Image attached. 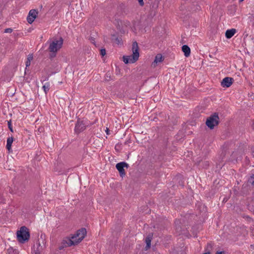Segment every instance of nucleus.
I'll return each instance as SVG.
<instances>
[{
	"instance_id": "f257e3e1",
	"label": "nucleus",
	"mask_w": 254,
	"mask_h": 254,
	"mask_svg": "<svg viewBox=\"0 0 254 254\" xmlns=\"http://www.w3.org/2000/svg\"><path fill=\"white\" fill-rule=\"evenodd\" d=\"M132 54L131 55L123 56V61L125 64H132L138 60L139 56V48L137 43L136 42H134L132 43Z\"/></svg>"
},
{
	"instance_id": "f03ea898",
	"label": "nucleus",
	"mask_w": 254,
	"mask_h": 254,
	"mask_svg": "<svg viewBox=\"0 0 254 254\" xmlns=\"http://www.w3.org/2000/svg\"><path fill=\"white\" fill-rule=\"evenodd\" d=\"M86 235V230L85 228H81L78 230L71 239L68 240L67 244L68 246L75 245L80 243Z\"/></svg>"
},
{
	"instance_id": "7ed1b4c3",
	"label": "nucleus",
	"mask_w": 254,
	"mask_h": 254,
	"mask_svg": "<svg viewBox=\"0 0 254 254\" xmlns=\"http://www.w3.org/2000/svg\"><path fill=\"white\" fill-rule=\"evenodd\" d=\"M63 39L60 37L59 40H53L49 45V50L52 53V56L55 57L56 53L62 48L63 44Z\"/></svg>"
},
{
	"instance_id": "20e7f679",
	"label": "nucleus",
	"mask_w": 254,
	"mask_h": 254,
	"mask_svg": "<svg viewBox=\"0 0 254 254\" xmlns=\"http://www.w3.org/2000/svg\"><path fill=\"white\" fill-rule=\"evenodd\" d=\"M29 237L28 229L25 226L21 227L20 230L17 232V240L21 243H24L28 241Z\"/></svg>"
},
{
	"instance_id": "39448f33",
	"label": "nucleus",
	"mask_w": 254,
	"mask_h": 254,
	"mask_svg": "<svg viewBox=\"0 0 254 254\" xmlns=\"http://www.w3.org/2000/svg\"><path fill=\"white\" fill-rule=\"evenodd\" d=\"M219 120L218 115L217 113H214L207 118L206 121V125L209 128L213 129L215 126L218 125Z\"/></svg>"
},
{
	"instance_id": "423d86ee",
	"label": "nucleus",
	"mask_w": 254,
	"mask_h": 254,
	"mask_svg": "<svg viewBox=\"0 0 254 254\" xmlns=\"http://www.w3.org/2000/svg\"><path fill=\"white\" fill-rule=\"evenodd\" d=\"M128 167V164L125 162L118 163L116 165V167L119 172L120 175L122 177H123L126 175L124 168H127Z\"/></svg>"
},
{
	"instance_id": "0eeeda50",
	"label": "nucleus",
	"mask_w": 254,
	"mask_h": 254,
	"mask_svg": "<svg viewBox=\"0 0 254 254\" xmlns=\"http://www.w3.org/2000/svg\"><path fill=\"white\" fill-rule=\"evenodd\" d=\"M37 14L38 11L36 9L30 10L27 17L28 22L31 24L36 18Z\"/></svg>"
},
{
	"instance_id": "6e6552de",
	"label": "nucleus",
	"mask_w": 254,
	"mask_h": 254,
	"mask_svg": "<svg viewBox=\"0 0 254 254\" xmlns=\"http://www.w3.org/2000/svg\"><path fill=\"white\" fill-rule=\"evenodd\" d=\"M233 79L232 77H225L221 81V84L223 87H229L232 84Z\"/></svg>"
},
{
	"instance_id": "1a4fd4ad",
	"label": "nucleus",
	"mask_w": 254,
	"mask_h": 254,
	"mask_svg": "<svg viewBox=\"0 0 254 254\" xmlns=\"http://www.w3.org/2000/svg\"><path fill=\"white\" fill-rule=\"evenodd\" d=\"M85 128V126L83 121L78 120L75 127V130L77 132H80Z\"/></svg>"
},
{
	"instance_id": "9d476101",
	"label": "nucleus",
	"mask_w": 254,
	"mask_h": 254,
	"mask_svg": "<svg viewBox=\"0 0 254 254\" xmlns=\"http://www.w3.org/2000/svg\"><path fill=\"white\" fill-rule=\"evenodd\" d=\"M236 32V30L235 29H231L229 30H227L225 33V36L227 38L230 39L232 37L235 33Z\"/></svg>"
},
{
	"instance_id": "9b49d317",
	"label": "nucleus",
	"mask_w": 254,
	"mask_h": 254,
	"mask_svg": "<svg viewBox=\"0 0 254 254\" xmlns=\"http://www.w3.org/2000/svg\"><path fill=\"white\" fill-rule=\"evenodd\" d=\"M182 51L184 53V55L186 57H188L190 55V49L187 45H183L182 46Z\"/></svg>"
},
{
	"instance_id": "f8f14e48",
	"label": "nucleus",
	"mask_w": 254,
	"mask_h": 254,
	"mask_svg": "<svg viewBox=\"0 0 254 254\" xmlns=\"http://www.w3.org/2000/svg\"><path fill=\"white\" fill-rule=\"evenodd\" d=\"M13 141V138L9 137L7 139L6 148L9 152L11 151V144Z\"/></svg>"
},
{
	"instance_id": "ddd939ff",
	"label": "nucleus",
	"mask_w": 254,
	"mask_h": 254,
	"mask_svg": "<svg viewBox=\"0 0 254 254\" xmlns=\"http://www.w3.org/2000/svg\"><path fill=\"white\" fill-rule=\"evenodd\" d=\"M163 61V57L161 54H157L156 57L154 61V62L152 64V65L154 66H155V64H157L158 63H161Z\"/></svg>"
},
{
	"instance_id": "4468645a",
	"label": "nucleus",
	"mask_w": 254,
	"mask_h": 254,
	"mask_svg": "<svg viewBox=\"0 0 254 254\" xmlns=\"http://www.w3.org/2000/svg\"><path fill=\"white\" fill-rule=\"evenodd\" d=\"M112 40L113 42L118 45H121L122 44V39L121 38L117 37L114 35L112 36Z\"/></svg>"
},
{
	"instance_id": "2eb2a0df",
	"label": "nucleus",
	"mask_w": 254,
	"mask_h": 254,
	"mask_svg": "<svg viewBox=\"0 0 254 254\" xmlns=\"http://www.w3.org/2000/svg\"><path fill=\"white\" fill-rule=\"evenodd\" d=\"M151 242V238L148 237L146 238V239H145V242L146 244V246L145 247L146 250H147L148 249H149L150 248Z\"/></svg>"
},
{
	"instance_id": "dca6fc26",
	"label": "nucleus",
	"mask_w": 254,
	"mask_h": 254,
	"mask_svg": "<svg viewBox=\"0 0 254 254\" xmlns=\"http://www.w3.org/2000/svg\"><path fill=\"white\" fill-rule=\"evenodd\" d=\"M50 83L49 82H46L45 83V84L43 85L42 88L45 93V94H47V93L49 91L50 89Z\"/></svg>"
},
{
	"instance_id": "f3484780",
	"label": "nucleus",
	"mask_w": 254,
	"mask_h": 254,
	"mask_svg": "<svg viewBox=\"0 0 254 254\" xmlns=\"http://www.w3.org/2000/svg\"><path fill=\"white\" fill-rule=\"evenodd\" d=\"M33 60V56L32 55H29L26 62V66L28 67L30 65L31 61Z\"/></svg>"
},
{
	"instance_id": "a211bd4d",
	"label": "nucleus",
	"mask_w": 254,
	"mask_h": 254,
	"mask_svg": "<svg viewBox=\"0 0 254 254\" xmlns=\"http://www.w3.org/2000/svg\"><path fill=\"white\" fill-rule=\"evenodd\" d=\"M248 183L254 186V175L251 176L248 180Z\"/></svg>"
},
{
	"instance_id": "6ab92c4d",
	"label": "nucleus",
	"mask_w": 254,
	"mask_h": 254,
	"mask_svg": "<svg viewBox=\"0 0 254 254\" xmlns=\"http://www.w3.org/2000/svg\"><path fill=\"white\" fill-rule=\"evenodd\" d=\"M212 246L211 244H208L207 245L206 248H205V251L206 252H209L210 253V251L212 250Z\"/></svg>"
},
{
	"instance_id": "aec40b11",
	"label": "nucleus",
	"mask_w": 254,
	"mask_h": 254,
	"mask_svg": "<svg viewBox=\"0 0 254 254\" xmlns=\"http://www.w3.org/2000/svg\"><path fill=\"white\" fill-rule=\"evenodd\" d=\"M100 54L102 56H104L106 55V50L105 49H101L100 51Z\"/></svg>"
},
{
	"instance_id": "412c9836",
	"label": "nucleus",
	"mask_w": 254,
	"mask_h": 254,
	"mask_svg": "<svg viewBox=\"0 0 254 254\" xmlns=\"http://www.w3.org/2000/svg\"><path fill=\"white\" fill-rule=\"evenodd\" d=\"M175 225H176V229L179 230V228H180V227L179 226H178V225L180 223V222L179 220H176L175 222Z\"/></svg>"
},
{
	"instance_id": "4be33fe9",
	"label": "nucleus",
	"mask_w": 254,
	"mask_h": 254,
	"mask_svg": "<svg viewBox=\"0 0 254 254\" xmlns=\"http://www.w3.org/2000/svg\"><path fill=\"white\" fill-rule=\"evenodd\" d=\"M12 31V29L11 28H6L5 29V33H11Z\"/></svg>"
},
{
	"instance_id": "5701e85b",
	"label": "nucleus",
	"mask_w": 254,
	"mask_h": 254,
	"mask_svg": "<svg viewBox=\"0 0 254 254\" xmlns=\"http://www.w3.org/2000/svg\"><path fill=\"white\" fill-rule=\"evenodd\" d=\"M8 128H9L11 132H13V129H12V128L11 127V123H10V122H8Z\"/></svg>"
},
{
	"instance_id": "b1692460",
	"label": "nucleus",
	"mask_w": 254,
	"mask_h": 254,
	"mask_svg": "<svg viewBox=\"0 0 254 254\" xmlns=\"http://www.w3.org/2000/svg\"><path fill=\"white\" fill-rule=\"evenodd\" d=\"M138 2L141 6L144 5L143 0H138Z\"/></svg>"
},
{
	"instance_id": "393cba45",
	"label": "nucleus",
	"mask_w": 254,
	"mask_h": 254,
	"mask_svg": "<svg viewBox=\"0 0 254 254\" xmlns=\"http://www.w3.org/2000/svg\"><path fill=\"white\" fill-rule=\"evenodd\" d=\"M109 131H110V130L109 129V128H106V133L107 134H109Z\"/></svg>"
},
{
	"instance_id": "a878e982",
	"label": "nucleus",
	"mask_w": 254,
	"mask_h": 254,
	"mask_svg": "<svg viewBox=\"0 0 254 254\" xmlns=\"http://www.w3.org/2000/svg\"><path fill=\"white\" fill-rule=\"evenodd\" d=\"M216 254H224L223 252H217Z\"/></svg>"
},
{
	"instance_id": "bb28decb",
	"label": "nucleus",
	"mask_w": 254,
	"mask_h": 254,
	"mask_svg": "<svg viewBox=\"0 0 254 254\" xmlns=\"http://www.w3.org/2000/svg\"><path fill=\"white\" fill-rule=\"evenodd\" d=\"M34 254H40V253L38 251L35 252Z\"/></svg>"
},
{
	"instance_id": "cd10ccee",
	"label": "nucleus",
	"mask_w": 254,
	"mask_h": 254,
	"mask_svg": "<svg viewBox=\"0 0 254 254\" xmlns=\"http://www.w3.org/2000/svg\"><path fill=\"white\" fill-rule=\"evenodd\" d=\"M203 254H210V253L208 251H207V252L205 251V252L204 253H203Z\"/></svg>"
},
{
	"instance_id": "c85d7f7f",
	"label": "nucleus",
	"mask_w": 254,
	"mask_h": 254,
	"mask_svg": "<svg viewBox=\"0 0 254 254\" xmlns=\"http://www.w3.org/2000/svg\"><path fill=\"white\" fill-rule=\"evenodd\" d=\"M244 0H239V1L240 2H242L243 1H244Z\"/></svg>"
}]
</instances>
